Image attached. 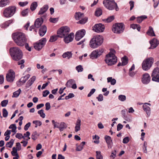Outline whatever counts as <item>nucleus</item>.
Wrapping results in <instances>:
<instances>
[{
	"mask_svg": "<svg viewBox=\"0 0 159 159\" xmlns=\"http://www.w3.org/2000/svg\"><path fill=\"white\" fill-rule=\"evenodd\" d=\"M38 113L40 116L43 118H44L45 117V114L44 113V110L43 109L40 110L38 111Z\"/></svg>",
	"mask_w": 159,
	"mask_h": 159,
	"instance_id": "nucleus-46",
	"label": "nucleus"
},
{
	"mask_svg": "<svg viewBox=\"0 0 159 159\" xmlns=\"http://www.w3.org/2000/svg\"><path fill=\"white\" fill-rule=\"evenodd\" d=\"M15 72L12 70H9L8 73L7 74L6 79L9 82H12L15 78Z\"/></svg>",
	"mask_w": 159,
	"mask_h": 159,
	"instance_id": "nucleus-12",
	"label": "nucleus"
},
{
	"mask_svg": "<svg viewBox=\"0 0 159 159\" xmlns=\"http://www.w3.org/2000/svg\"><path fill=\"white\" fill-rule=\"evenodd\" d=\"M18 150L15 147L12 148V151L11 152V154L13 156H17L19 155L17 151Z\"/></svg>",
	"mask_w": 159,
	"mask_h": 159,
	"instance_id": "nucleus-40",
	"label": "nucleus"
},
{
	"mask_svg": "<svg viewBox=\"0 0 159 159\" xmlns=\"http://www.w3.org/2000/svg\"><path fill=\"white\" fill-rule=\"evenodd\" d=\"M75 69L78 72H81L83 70V68L81 65L77 66Z\"/></svg>",
	"mask_w": 159,
	"mask_h": 159,
	"instance_id": "nucleus-48",
	"label": "nucleus"
},
{
	"mask_svg": "<svg viewBox=\"0 0 159 159\" xmlns=\"http://www.w3.org/2000/svg\"><path fill=\"white\" fill-rule=\"evenodd\" d=\"M30 135V133L29 131L26 132V133L24 134V136H23V139H25V137H27L29 138V139H30V138L29 137Z\"/></svg>",
	"mask_w": 159,
	"mask_h": 159,
	"instance_id": "nucleus-56",
	"label": "nucleus"
},
{
	"mask_svg": "<svg viewBox=\"0 0 159 159\" xmlns=\"http://www.w3.org/2000/svg\"><path fill=\"white\" fill-rule=\"evenodd\" d=\"M96 153V159H103V157L101 154L100 151H97Z\"/></svg>",
	"mask_w": 159,
	"mask_h": 159,
	"instance_id": "nucleus-44",
	"label": "nucleus"
},
{
	"mask_svg": "<svg viewBox=\"0 0 159 159\" xmlns=\"http://www.w3.org/2000/svg\"><path fill=\"white\" fill-rule=\"evenodd\" d=\"M118 99L121 102L125 101L126 99V97L123 95H120L118 96Z\"/></svg>",
	"mask_w": 159,
	"mask_h": 159,
	"instance_id": "nucleus-45",
	"label": "nucleus"
},
{
	"mask_svg": "<svg viewBox=\"0 0 159 159\" xmlns=\"http://www.w3.org/2000/svg\"><path fill=\"white\" fill-rule=\"evenodd\" d=\"M103 42V38L102 36H95L90 40L89 45L92 48H96L100 46Z\"/></svg>",
	"mask_w": 159,
	"mask_h": 159,
	"instance_id": "nucleus-2",
	"label": "nucleus"
},
{
	"mask_svg": "<svg viewBox=\"0 0 159 159\" xmlns=\"http://www.w3.org/2000/svg\"><path fill=\"white\" fill-rule=\"evenodd\" d=\"M45 106H46V110H48L50 109L51 108V106L50 103L49 102H47L45 104Z\"/></svg>",
	"mask_w": 159,
	"mask_h": 159,
	"instance_id": "nucleus-63",
	"label": "nucleus"
},
{
	"mask_svg": "<svg viewBox=\"0 0 159 159\" xmlns=\"http://www.w3.org/2000/svg\"><path fill=\"white\" fill-rule=\"evenodd\" d=\"M83 13H82L79 12H76L75 14V18L76 20H78L83 17Z\"/></svg>",
	"mask_w": 159,
	"mask_h": 159,
	"instance_id": "nucleus-29",
	"label": "nucleus"
},
{
	"mask_svg": "<svg viewBox=\"0 0 159 159\" xmlns=\"http://www.w3.org/2000/svg\"><path fill=\"white\" fill-rule=\"evenodd\" d=\"M9 0H1L0 2V7H4L9 4Z\"/></svg>",
	"mask_w": 159,
	"mask_h": 159,
	"instance_id": "nucleus-30",
	"label": "nucleus"
},
{
	"mask_svg": "<svg viewBox=\"0 0 159 159\" xmlns=\"http://www.w3.org/2000/svg\"><path fill=\"white\" fill-rule=\"evenodd\" d=\"M10 51L11 55L13 60L18 61L22 58V53L19 48L16 47L11 48Z\"/></svg>",
	"mask_w": 159,
	"mask_h": 159,
	"instance_id": "nucleus-3",
	"label": "nucleus"
},
{
	"mask_svg": "<svg viewBox=\"0 0 159 159\" xmlns=\"http://www.w3.org/2000/svg\"><path fill=\"white\" fill-rule=\"evenodd\" d=\"M21 92V90L20 89H19L14 92L13 93V95L12 97L13 98H17Z\"/></svg>",
	"mask_w": 159,
	"mask_h": 159,
	"instance_id": "nucleus-36",
	"label": "nucleus"
},
{
	"mask_svg": "<svg viewBox=\"0 0 159 159\" xmlns=\"http://www.w3.org/2000/svg\"><path fill=\"white\" fill-rule=\"evenodd\" d=\"M103 4L105 7L109 10H112L114 9L118 11V6L117 3L114 0H104Z\"/></svg>",
	"mask_w": 159,
	"mask_h": 159,
	"instance_id": "nucleus-4",
	"label": "nucleus"
},
{
	"mask_svg": "<svg viewBox=\"0 0 159 159\" xmlns=\"http://www.w3.org/2000/svg\"><path fill=\"white\" fill-rule=\"evenodd\" d=\"M97 98L98 99V101L99 102L103 101V97L102 95V94H99L98 97H97Z\"/></svg>",
	"mask_w": 159,
	"mask_h": 159,
	"instance_id": "nucleus-60",
	"label": "nucleus"
},
{
	"mask_svg": "<svg viewBox=\"0 0 159 159\" xmlns=\"http://www.w3.org/2000/svg\"><path fill=\"white\" fill-rule=\"evenodd\" d=\"M105 139L107 144L108 148H111L112 144V141L111 137L107 135H106L104 138Z\"/></svg>",
	"mask_w": 159,
	"mask_h": 159,
	"instance_id": "nucleus-20",
	"label": "nucleus"
},
{
	"mask_svg": "<svg viewBox=\"0 0 159 159\" xmlns=\"http://www.w3.org/2000/svg\"><path fill=\"white\" fill-rule=\"evenodd\" d=\"M47 30V28L46 26L45 25H43L39 29V35L41 36H43L46 32Z\"/></svg>",
	"mask_w": 159,
	"mask_h": 159,
	"instance_id": "nucleus-21",
	"label": "nucleus"
},
{
	"mask_svg": "<svg viewBox=\"0 0 159 159\" xmlns=\"http://www.w3.org/2000/svg\"><path fill=\"white\" fill-rule=\"evenodd\" d=\"M48 5H44L43 7L41 8L39 11V15H42L46 12L48 8Z\"/></svg>",
	"mask_w": 159,
	"mask_h": 159,
	"instance_id": "nucleus-23",
	"label": "nucleus"
},
{
	"mask_svg": "<svg viewBox=\"0 0 159 159\" xmlns=\"http://www.w3.org/2000/svg\"><path fill=\"white\" fill-rule=\"evenodd\" d=\"M64 37V42L66 43H69L72 42L74 38V34L73 33H71L67 35H65L63 37Z\"/></svg>",
	"mask_w": 159,
	"mask_h": 159,
	"instance_id": "nucleus-17",
	"label": "nucleus"
},
{
	"mask_svg": "<svg viewBox=\"0 0 159 159\" xmlns=\"http://www.w3.org/2000/svg\"><path fill=\"white\" fill-rule=\"evenodd\" d=\"M49 93V92L48 90H46L43 92V97H46Z\"/></svg>",
	"mask_w": 159,
	"mask_h": 159,
	"instance_id": "nucleus-55",
	"label": "nucleus"
},
{
	"mask_svg": "<svg viewBox=\"0 0 159 159\" xmlns=\"http://www.w3.org/2000/svg\"><path fill=\"white\" fill-rule=\"evenodd\" d=\"M46 42V39L45 38H43L40 40L39 42L34 44V47L35 49L39 51L44 46Z\"/></svg>",
	"mask_w": 159,
	"mask_h": 159,
	"instance_id": "nucleus-10",
	"label": "nucleus"
},
{
	"mask_svg": "<svg viewBox=\"0 0 159 159\" xmlns=\"http://www.w3.org/2000/svg\"><path fill=\"white\" fill-rule=\"evenodd\" d=\"M14 142V140L11 139L9 142H7L6 144V147L7 148H11Z\"/></svg>",
	"mask_w": 159,
	"mask_h": 159,
	"instance_id": "nucleus-42",
	"label": "nucleus"
},
{
	"mask_svg": "<svg viewBox=\"0 0 159 159\" xmlns=\"http://www.w3.org/2000/svg\"><path fill=\"white\" fill-rule=\"evenodd\" d=\"M125 28V26L123 23H118L113 25L112 30L115 33L120 34L123 32Z\"/></svg>",
	"mask_w": 159,
	"mask_h": 159,
	"instance_id": "nucleus-8",
	"label": "nucleus"
},
{
	"mask_svg": "<svg viewBox=\"0 0 159 159\" xmlns=\"http://www.w3.org/2000/svg\"><path fill=\"white\" fill-rule=\"evenodd\" d=\"M46 15H44L40 18H37L35 20L34 25L35 28H39L43 22V19L45 18Z\"/></svg>",
	"mask_w": 159,
	"mask_h": 159,
	"instance_id": "nucleus-15",
	"label": "nucleus"
},
{
	"mask_svg": "<svg viewBox=\"0 0 159 159\" xmlns=\"http://www.w3.org/2000/svg\"><path fill=\"white\" fill-rule=\"evenodd\" d=\"M8 112L7 110L5 108L2 109V115L4 117H7L8 116Z\"/></svg>",
	"mask_w": 159,
	"mask_h": 159,
	"instance_id": "nucleus-49",
	"label": "nucleus"
},
{
	"mask_svg": "<svg viewBox=\"0 0 159 159\" xmlns=\"http://www.w3.org/2000/svg\"><path fill=\"white\" fill-rule=\"evenodd\" d=\"M95 89H91L88 95V97H90L91 95L95 92Z\"/></svg>",
	"mask_w": 159,
	"mask_h": 159,
	"instance_id": "nucleus-59",
	"label": "nucleus"
},
{
	"mask_svg": "<svg viewBox=\"0 0 159 159\" xmlns=\"http://www.w3.org/2000/svg\"><path fill=\"white\" fill-rule=\"evenodd\" d=\"M36 79V77L35 76H33L30 78L27 82L26 87V88H29L33 84L34 81Z\"/></svg>",
	"mask_w": 159,
	"mask_h": 159,
	"instance_id": "nucleus-22",
	"label": "nucleus"
},
{
	"mask_svg": "<svg viewBox=\"0 0 159 159\" xmlns=\"http://www.w3.org/2000/svg\"><path fill=\"white\" fill-rule=\"evenodd\" d=\"M38 6V4L36 2H34L32 3L30 7V9L32 11L35 10Z\"/></svg>",
	"mask_w": 159,
	"mask_h": 159,
	"instance_id": "nucleus-34",
	"label": "nucleus"
},
{
	"mask_svg": "<svg viewBox=\"0 0 159 159\" xmlns=\"http://www.w3.org/2000/svg\"><path fill=\"white\" fill-rule=\"evenodd\" d=\"M103 52L102 48L95 50L93 51L90 55V58L92 59H96L100 56Z\"/></svg>",
	"mask_w": 159,
	"mask_h": 159,
	"instance_id": "nucleus-11",
	"label": "nucleus"
},
{
	"mask_svg": "<svg viewBox=\"0 0 159 159\" xmlns=\"http://www.w3.org/2000/svg\"><path fill=\"white\" fill-rule=\"evenodd\" d=\"M143 109L144 111L146 112L147 115L148 116H149L150 114V108L146 104H144L143 106Z\"/></svg>",
	"mask_w": 159,
	"mask_h": 159,
	"instance_id": "nucleus-25",
	"label": "nucleus"
},
{
	"mask_svg": "<svg viewBox=\"0 0 159 159\" xmlns=\"http://www.w3.org/2000/svg\"><path fill=\"white\" fill-rule=\"evenodd\" d=\"M30 75L29 74L25 75L24 77H22L20 78L19 81L17 82V85L18 86H20L22 84H25L26 81L30 77Z\"/></svg>",
	"mask_w": 159,
	"mask_h": 159,
	"instance_id": "nucleus-16",
	"label": "nucleus"
},
{
	"mask_svg": "<svg viewBox=\"0 0 159 159\" xmlns=\"http://www.w3.org/2000/svg\"><path fill=\"white\" fill-rule=\"evenodd\" d=\"M147 33L148 35L151 36H155V34L154 33L153 28L151 26L149 27V29L147 32Z\"/></svg>",
	"mask_w": 159,
	"mask_h": 159,
	"instance_id": "nucleus-28",
	"label": "nucleus"
},
{
	"mask_svg": "<svg viewBox=\"0 0 159 159\" xmlns=\"http://www.w3.org/2000/svg\"><path fill=\"white\" fill-rule=\"evenodd\" d=\"M107 82H110L112 85H115L116 83V80L115 79H113L112 77H109L107 78Z\"/></svg>",
	"mask_w": 159,
	"mask_h": 159,
	"instance_id": "nucleus-32",
	"label": "nucleus"
},
{
	"mask_svg": "<svg viewBox=\"0 0 159 159\" xmlns=\"http://www.w3.org/2000/svg\"><path fill=\"white\" fill-rule=\"evenodd\" d=\"M147 18V16L145 15L139 17H138L137 18V21L138 23H141L143 20L146 19Z\"/></svg>",
	"mask_w": 159,
	"mask_h": 159,
	"instance_id": "nucleus-33",
	"label": "nucleus"
},
{
	"mask_svg": "<svg viewBox=\"0 0 159 159\" xmlns=\"http://www.w3.org/2000/svg\"><path fill=\"white\" fill-rule=\"evenodd\" d=\"M59 37V34L54 35L51 36L49 41L53 42L56 41Z\"/></svg>",
	"mask_w": 159,
	"mask_h": 159,
	"instance_id": "nucleus-31",
	"label": "nucleus"
},
{
	"mask_svg": "<svg viewBox=\"0 0 159 159\" xmlns=\"http://www.w3.org/2000/svg\"><path fill=\"white\" fill-rule=\"evenodd\" d=\"M151 47L148 49H154L159 44V41L156 39L154 38L149 41Z\"/></svg>",
	"mask_w": 159,
	"mask_h": 159,
	"instance_id": "nucleus-18",
	"label": "nucleus"
},
{
	"mask_svg": "<svg viewBox=\"0 0 159 159\" xmlns=\"http://www.w3.org/2000/svg\"><path fill=\"white\" fill-rule=\"evenodd\" d=\"M8 100H7L2 101L1 103V105L2 107H5L8 104Z\"/></svg>",
	"mask_w": 159,
	"mask_h": 159,
	"instance_id": "nucleus-52",
	"label": "nucleus"
},
{
	"mask_svg": "<svg viewBox=\"0 0 159 159\" xmlns=\"http://www.w3.org/2000/svg\"><path fill=\"white\" fill-rule=\"evenodd\" d=\"M12 38L16 44L19 46H24L27 42L25 34L21 32H16L12 35Z\"/></svg>",
	"mask_w": 159,
	"mask_h": 159,
	"instance_id": "nucleus-1",
	"label": "nucleus"
},
{
	"mask_svg": "<svg viewBox=\"0 0 159 159\" xmlns=\"http://www.w3.org/2000/svg\"><path fill=\"white\" fill-rule=\"evenodd\" d=\"M102 10L100 8H98L95 12V15L97 16H99L102 14Z\"/></svg>",
	"mask_w": 159,
	"mask_h": 159,
	"instance_id": "nucleus-41",
	"label": "nucleus"
},
{
	"mask_svg": "<svg viewBox=\"0 0 159 159\" xmlns=\"http://www.w3.org/2000/svg\"><path fill=\"white\" fill-rule=\"evenodd\" d=\"M70 31V29L68 27H62L58 30L57 34H59V37L61 38L65 35H67Z\"/></svg>",
	"mask_w": 159,
	"mask_h": 159,
	"instance_id": "nucleus-9",
	"label": "nucleus"
},
{
	"mask_svg": "<svg viewBox=\"0 0 159 159\" xmlns=\"http://www.w3.org/2000/svg\"><path fill=\"white\" fill-rule=\"evenodd\" d=\"M129 137H126L123 140V143H127L129 141Z\"/></svg>",
	"mask_w": 159,
	"mask_h": 159,
	"instance_id": "nucleus-57",
	"label": "nucleus"
},
{
	"mask_svg": "<svg viewBox=\"0 0 159 159\" xmlns=\"http://www.w3.org/2000/svg\"><path fill=\"white\" fill-rule=\"evenodd\" d=\"M122 62L123 66H125L128 63V59L127 57L125 56L121 59Z\"/></svg>",
	"mask_w": 159,
	"mask_h": 159,
	"instance_id": "nucleus-38",
	"label": "nucleus"
},
{
	"mask_svg": "<svg viewBox=\"0 0 159 159\" xmlns=\"http://www.w3.org/2000/svg\"><path fill=\"white\" fill-rule=\"evenodd\" d=\"M72 54L71 52H67L64 53L62 57L64 58H67V59H69L72 57Z\"/></svg>",
	"mask_w": 159,
	"mask_h": 159,
	"instance_id": "nucleus-26",
	"label": "nucleus"
},
{
	"mask_svg": "<svg viewBox=\"0 0 159 159\" xmlns=\"http://www.w3.org/2000/svg\"><path fill=\"white\" fill-rule=\"evenodd\" d=\"M13 20H9L5 22L3 24H2L0 26L2 28H5L9 26V25L12 23Z\"/></svg>",
	"mask_w": 159,
	"mask_h": 159,
	"instance_id": "nucleus-27",
	"label": "nucleus"
},
{
	"mask_svg": "<svg viewBox=\"0 0 159 159\" xmlns=\"http://www.w3.org/2000/svg\"><path fill=\"white\" fill-rule=\"evenodd\" d=\"M50 22L53 23H55L57 22L58 21L57 18H51L49 19Z\"/></svg>",
	"mask_w": 159,
	"mask_h": 159,
	"instance_id": "nucleus-58",
	"label": "nucleus"
},
{
	"mask_svg": "<svg viewBox=\"0 0 159 159\" xmlns=\"http://www.w3.org/2000/svg\"><path fill=\"white\" fill-rule=\"evenodd\" d=\"M85 31L82 29L77 31L75 35V39L76 41L80 40L82 38L85 34Z\"/></svg>",
	"mask_w": 159,
	"mask_h": 159,
	"instance_id": "nucleus-13",
	"label": "nucleus"
},
{
	"mask_svg": "<svg viewBox=\"0 0 159 159\" xmlns=\"http://www.w3.org/2000/svg\"><path fill=\"white\" fill-rule=\"evenodd\" d=\"M67 127L66 124L64 122H61L60 124L59 127L66 128Z\"/></svg>",
	"mask_w": 159,
	"mask_h": 159,
	"instance_id": "nucleus-64",
	"label": "nucleus"
},
{
	"mask_svg": "<svg viewBox=\"0 0 159 159\" xmlns=\"http://www.w3.org/2000/svg\"><path fill=\"white\" fill-rule=\"evenodd\" d=\"M151 77L153 81L159 82V75H153V76L151 75Z\"/></svg>",
	"mask_w": 159,
	"mask_h": 159,
	"instance_id": "nucleus-43",
	"label": "nucleus"
},
{
	"mask_svg": "<svg viewBox=\"0 0 159 159\" xmlns=\"http://www.w3.org/2000/svg\"><path fill=\"white\" fill-rule=\"evenodd\" d=\"M105 61L108 65L111 66L116 62L117 57L113 53L110 52L106 55Z\"/></svg>",
	"mask_w": 159,
	"mask_h": 159,
	"instance_id": "nucleus-5",
	"label": "nucleus"
},
{
	"mask_svg": "<svg viewBox=\"0 0 159 159\" xmlns=\"http://www.w3.org/2000/svg\"><path fill=\"white\" fill-rule=\"evenodd\" d=\"M114 19V16H111L107 18V19L105 20L107 22H111Z\"/></svg>",
	"mask_w": 159,
	"mask_h": 159,
	"instance_id": "nucleus-50",
	"label": "nucleus"
},
{
	"mask_svg": "<svg viewBox=\"0 0 159 159\" xmlns=\"http://www.w3.org/2000/svg\"><path fill=\"white\" fill-rule=\"evenodd\" d=\"M16 7L15 6H11L6 8L3 11V15L7 18L12 16L16 11Z\"/></svg>",
	"mask_w": 159,
	"mask_h": 159,
	"instance_id": "nucleus-7",
	"label": "nucleus"
},
{
	"mask_svg": "<svg viewBox=\"0 0 159 159\" xmlns=\"http://www.w3.org/2000/svg\"><path fill=\"white\" fill-rule=\"evenodd\" d=\"M16 137L19 139H23V138L22 134L20 133H17L16 135Z\"/></svg>",
	"mask_w": 159,
	"mask_h": 159,
	"instance_id": "nucleus-61",
	"label": "nucleus"
},
{
	"mask_svg": "<svg viewBox=\"0 0 159 159\" xmlns=\"http://www.w3.org/2000/svg\"><path fill=\"white\" fill-rule=\"evenodd\" d=\"M81 120L80 118H78L76 123V125L75 127V131L77 132L79 131L80 129Z\"/></svg>",
	"mask_w": 159,
	"mask_h": 159,
	"instance_id": "nucleus-24",
	"label": "nucleus"
},
{
	"mask_svg": "<svg viewBox=\"0 0 159 159\" xmlns=\"http://www.w3.org/2000/svg\"><path fill=\"white\" fill-rule=\"evenodd\" d=\"M75 83V81L73 79H70L68 80L66 84V85L67 87L70 88L71 87V85L72 84Z\"/></svg>",
	"mask_w": 159,
	"mask_h": 159,
	"instance_id": "nucleus-37",
	"label": "nucleus"
},
{
	"mask_svg": "<svg viewBox=\"0 0 159 159\" xmlns=\"http://www.w3.org/2000/svg\"><path fill=\"white\" fill-rule=\"evenodd\" d=\"M105 29L104 25L101 23L95 24L93 29L95 32H103Z\"/></svg>",
	"mask_w": 159,
	"mask_h": 159,
	"instance_id": "nucleus-14",
	"label": "nucleus"
},
{
	"mask_svg": "<svg viewBox=\"0 0 159 159\" xmlns=\"http://www.w3.org/2000/svg\"><path fill=\"white\" fill-rule=\"evenodd\" d=\"M159 68L157 67L155 68L152 71L151 75L153 76V75H159Z\"/></svg>",
	"mask_w": 159,
	"mask_h": 159,
	"instance_id": "nucleus-35",
	"label": "nucleus"
},
{
	"mask_svg": "<svg viewBox=\"0 0 159 159\" xmlns=\"http://www.w3.org/2000/svg\"><path fill=\"white\" fill-rule=\"evenodd\" d=\"M154 59L150 57L146 58L144 60L142 63L143 69L145 71L149 70L152 66L153 63Z\"/></svg>",
	"mask_w": 159,
	"mask_h": 159,
	"instance_id": "nucleus-6",
	"label": "nucleus"
},
{
	"mask_svg": "<svg viewBox=\"0 0 159 159\" xmlns=\"http://www.w3.org/2000/svg\"><path fill=\"white\" fill-rule=\"evenodd\" d=\"M29 10L28 8H26L25 9L23 10L21 12V15L23 16H25L28 15L29 11Z\"/></svg>",
	"mask_w": 159,
	"mask_h": 159,
	"instance_id": "nucleus-39",
	"label": "nucleus"
},
{
	"mask_svg": "<svg viewBox=\"0 0 159 159\" xmlns=\"http://www.w3.org/2000/svg\"><path fill=\"white\" fill-rule=\"evenodd\" d=\"M154 2L153 7L154 8H156L159 4V0H153Z\"/></svg>",
	"mask_w": 159,
	"mask_h": 159,
	"instance_id": "nucleus-53",
	"label": "nucleus"
},
{
	"mask_svg": "<svg viewBox=\"0 0 159 159\" xmlns=\"http://www.w3.org/2000/svg\"><path fill=\"white\" fill-rule=\"evenodd\" d=\"M87 20L88 19L87 18H85L79 20L78 23L83 24H85L87 22Z\"/></svg>",
	"mask_w": 159,
	"mask_h": 159,
	"instance_id": "nucleus-51",
	"label": "nucleus"
},
{
	"mask_svg": "<svg viewBox=\"0 0 159 159\" xmlns=\"http://www.w3.org/2000/svg\"><path fill=\"white\" fill-rule=\"evenodd\" d=\"M33 123L35 125V128H37L38 126H40L42 124L41 122L39 120H34Z\"/></svg>",
	"mask_w": 159,
	"mask_h": 159,
	"instance_id": "nucleus-47",
	"label": "nucleus"
},
{
	"mask_svg": "<svg viewBox=\"0 0 159 159\" xmlns=\"http://www.w3.org/2000/svg\"><path fill=\"white\" fill-rule=\"evenodd\" d=\"M31 123L30 122H28L25 126L24 129L25 131L27 130L29 128L30 126Z\"/></svg>",
	"mask_w": 159,
	"mask_h": 159,
	"instance_id": "nucleus-62",
	"label": "nucleus"
},
{
	"mask_svg": "<svg viewBox=\"0 0 159 159\" xmlns=\"http://www.w3.org/2000/svg\"><path fill=\"white\" fill-rule=\"evenodd\" d=\"M28 3V2L25 1L24 2H19V5L21 7H24Z\"/></svg>",
	"mask_w": 159,
	"mask_h": 159,
	"instance_id": "nucleus-54",
	"label": "nucleus"
},
{
	"mask_svg": "<svg viewBox=\"0 0 159 159\" xmlns=\"http://www.w3.org/2000/svg\"><path fill=\"white\" fill-rule=\"evenodd\" d=\"M150 80V77L148 73H146L143 75L142 81L143 84H147L149 83Z\"/></svg>",
	"mask_w": 159,
	"mask_h": 159,
	"instance_id": "nucleus-19",
	"label": "nucleus"
}]
</instances>
